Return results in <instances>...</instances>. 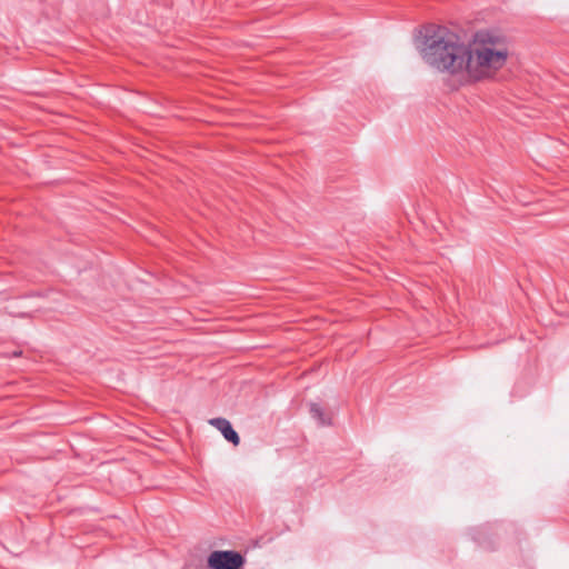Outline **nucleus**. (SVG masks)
Returning a JSON list of instances; mask_svg holds the SVG:
<instances>
[{"label":"nucleus","instance_id":"obj_2","mask_svg":"<svg viewBox=\"0 0 569 569\" xmlns=\"http://www.w3.org/2000/svg\"><path fill=\"white\" fill-rule=\"evenodd\" d=\"M244 558L237 551H213L208 558L211 569H241Z\"/></svg>","mask_w":569,"mask_h":569},{"label":"nucleus","instance_id":"obj_3","mask_svg":"<svg viewBox=\"0 0 569 569\" xmlns=\"http://www.w3.org/2000/svg\"><path fill=\"white\" fill-rule=\"evenodd\" d=\"M209 423L217 428L222 433L224 439L231 442L233 446L239 445L240 438L227 419L212 418L209 420Z\"/></svg>","mask_w":569,"mask_h":569},{"label":"nucleus","instance_id":"obj_4","mask_svg":"<svg viewBox=\"0 0 569 569\" xmlns=\"http://www.w3.org/2000/svg\"><path fill=\"white\" fill-rule=\"evenodd\" d=\"M310 413L311 416L318 420V422L321 426H329L331 425V419L329 416L326 415L323 409L318 403H311L310 405Z\"/></svg>","mask_w":569,"mask_h":569},{"label":"nucleus","instance_id":"obj_1","mask_svg":"<svg viewBox=\"0 0 569 569\" xmlns=\"http://www.w3.org/2000/svg\"><path fill=\"white\" fill-rule=\"evenodd\" d=\"M422 57L428 64L459 76L468 82H481L496 78L508 62L510 41L498 29L477 31L465 44L445 27H437L425 36Z\"/></svg>","mask_w":569,"mask_h":569}]
</instances>
